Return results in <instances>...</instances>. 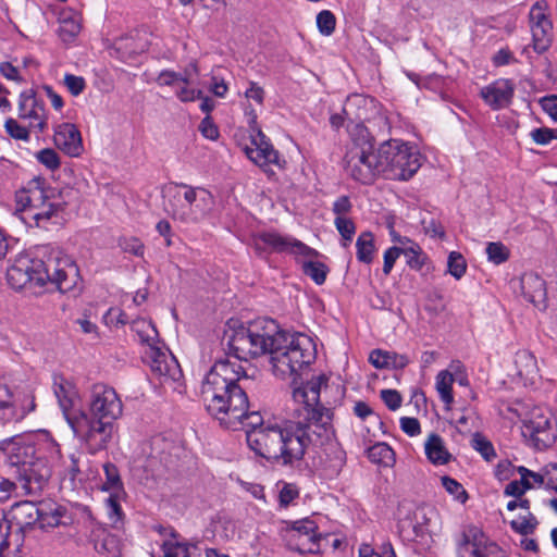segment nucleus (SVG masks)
Listing matches in <instances>:
<instances>
[{"instance_id":"27","label":"nucleus","mask_w":557,"mask_h":557,"mask_svg":"<svg viewBox=\"0 0 557 557\" xmlns=\"http://www.w3.org/2000/svg\"><path fill=\"white\" fill-rule=\"evenodd\" d=\"M424 451L429 461L435 466L446 465L451 459L443 438L435 433L430 434L425 440Z\"/></svg>"},{"instance_id":"50","label":"nucleus","mask_w":557,"mask_h":557,"mask_svg":"<svg viewBox=\"0 0 557 557\" xmlns=\"http://www.w3.org/2000/svg\"><path fill=\"white\" fill-rule=\"evenodd\" d=\"M396 358H397L396 354H393L389 351H384L381 349H375V350L371 351V354L369 356V361L375 368L381 369V368L391 366L392 359H396Z\"/></svg>"},{"instance_id":"35","label":"nucleus","mask_w":557,"mask_h":557,"mask_svg":"<svg viewBox=\"0 0 557 557\" xmlns=\"http://www.w3.org/2000/svg\"><path fill=\"white\" fill-rule=\"evenodd\" d=\"M369 459L372 462L383 466H392L395 461L394 450L385 443H377L368 450Z\"/></svg>"},{"instance_id":"14","label":"nucleus","mask_w":557,"mask_h":557,"mask_svg":"<svg viewBox=\"0 0 557 557\" xmlns=\"http://www.w3.org/2000/svg\"><path fill=\"white\" fill-rule=\"evenodd\" d=\"M459 557H504L502 549L476 527L463 530L458 542Z\"/></svg>"},{"instance_id":"22","label":"nucleus","mask_w":557,"mask_h":557,"mask_svg":"<svg viewBox=\"0 0 557 557\" xmlns=\"http://www.w3.org/2000/svg\"><path fill=\"white\" fill-rule=\"evenodd\" d=\"M55 146L70 157H78L84 150L82 136L74 124L62 123L54 128Z\"/></svg>"},{"instance_id":"28","label":"nucleus","mask_w":557,"mask_h":557,"mask_svg":"<svg viewBox=\"0 0 557 557\" xmlns=\"http://www.w3.org/2000/svg\"><path fill=\"white\" fill-rule=\"evenodd\" d=\"M38 508L40 510V519L37 523L42 530L60 525L61 519L66 512L63 506L54 503H42Z\"/></svg>"},{"instance_id":"41","label":"nucleus","mask_w":557,"mask_h":557,"mask_svg":"<svg viewBox=\"0 0 557 557\" xmlns=\"http://www.w3.org/2000/svg\"><path fill=\"white\" fill-rule=\"evenodd\" d=\"M404 256L407 258V264L413 270L420 271L428 263V256L418 244L411 246V248H406Z\"/></svg>"},{"instance_id":"39","label":"nucleus","mask_w":557,"mask_h":557,"mask_svg":"<svg viewBox=\"0 0 557 557\" xmlns=\"http://www.w3.org/2000/svg\"><path fill=\"white\" fill-rule=\"evenodd\" d=\"M486 255L488 261L494 264H502L509 259L510 250L500 242H492L486 246Z\"/></svg>"},{"instance_id":"21","label":"nucleus","mask_w":557,"mask_h":557,"mask_svg":"<svg viewBox=\"0 0 557 557\" xmlns=\"http://www.w3.org/2000/svg\"><path fill=\"white\" fill-rule=\"evenodd\" d=\"M515 86L508 79H497L483 87L480 95L484 102L493 110H499L510 104Z\"/></svg>"},{"instance_id":"31","label":"nucleus","mask_w":557,"mask_h":557,"mask_svg":"<svg viewBox=\"0 0 557 557\" xmlns=\"http://www.w3.org/2000/svg\"><path fill=\"white\" fill-rule=\"evenodd\" d=\"M454 375L448 370H442L437 373L435 379V388L440 395V398L445 404L446 408L449 409L454 403L453 396V384Z\"/></svg>"},{"instance_id":"3","label":"nucleus","mask_w":557,"mask_h":557,"mask_svg":"<svg viewBox=\"0 0 557 557\" xmlns=\"http://www.w3.org/2000/svg\"><path fill=\"white\" fill-rule=\"evenodd\" d=\"M253 385L252 377L230 358L214 362L205 376L200 397L207 412L221 426L238 430L249 409L247 391Z\"/></svg>"},{"instance_id":"55","label":"nucleus","mask_w":557,"mask_h":557,"mask_svg":"<svg viewBox=\"0 0 557 557\" xmlns=\"http://www.w3.org/2000/svg\"><path fill=\"white\" fill-rule=\"evenodd\" d=\"M517 472L522 478V481L529 485V488H532L535 485H542L544 483V478L542 474L533 472L524 467H518Z\"/></svg>"},{"instance_id":"19","label":"nucleus","mask_w":557,"mask_h":557,"mask_svg":"<svg viewBox=\"0 0 557 557\" xmlns=\"http://www.w3.org/2000/svg\"><path fill=\"white\" fill-rule=\"evenodd\" d=\"M247 157L260 168L270 164L280 165V154L267 139L264 134L257 129L251 138V145L245 149Z\"/></svg>"},{"instance_id":"62","label":"nucleus","mask_w":557,"mask_h":557,"mask_svg":"<svg viewBox=\"0 0 557 557\" xmlns=\"http://www.w3.org/2000/svg\"><path fill=\"white\" fill-rule=\"evenodd\" d=\"M400 428L409 436L418 435L421 432L420 422L416 418H401Z\"/></svg>"},{"instance_id":"9","label":"nucleus","mask_w":557,"mask_h":557,"mask_svg":"<svg viewBox=\"0 0 557 557\" xmlns=\"http://www.w3.org/2000/svg\"><path fill=\"white\" fill-rule=\"evenodd\" d=\"M276 331V323L272 319H260L248 326L239 325L225 331L224 338L228 350L234 355L236 362L240 366V360L259 357L267 354L269 342L273 332ZM233 361L232 359H230Z\"/></svg>"},{"instance_id":"36","label":"nucleus","mask_w":557,"mask_h":557,"mask_svg":"<svg viewBox=\"0 0 557 557\" xmlns=\"http://www.w3.org/2000/svg\"><path fill=\"white\" fill-rule=\"evenodd\" d=\"M103 470L106 482L102 488L111 493H120L122 491V482L117 468L113 463L108 462L103 465Z\"/></svg>"},{"instance_id":"34","label":"nucleus","mask_w":557,"mask_h":557,"mask_svg":"<svg viewBox=\"0 0 557 557\" xmlns=\"http://www.w3.org/2000/svg\"><path fill=\"white\" fill-rule=\"evenodd\" d=\"M197 73V66L191 65L189 70H186L184 75L175 73L173 71H163L159 74L157 83L161 86H173L178 83L190 84L193 83V75Z\"/></svg>"},{"instance_id":"38","label":"nucleus","mask_w":557,"mask_h":557,"mask_svg":"<svg viewBox=\"0 0 557 557\" xmlns=\"http://www.w3.org/2000/svg\"><path fill=\"white\" fill-rule=\"evenodd\" d=\"M334 224L342 236L343 247H347L351 243L352 237L356 233V225L354 221L349 216H335Z\"/></svg>"},{"instance_id":"43","label":"nucleus","mask_w":557,"mask_h":557,"mask_svg":"<svg viewBox=\"0 0 557 557\" xmlns=\"http://www.w3.org/2000/svg\"><path fill=\"white\" fill-rule=\"evenodd\" d=\"M471 443L472 447L479 451L485 460L491 461L495 458L496 454L492 443L480 433L473 435Z\"/></svg>"},{"instance_id":"63","label":"nucleus","mask_w":557,"mask_h":557,"mask_svg":"<svg viewBox=\"0 0 557 557\" xmlns=\"http://www.w3.org/2000/svg\"><path fill=\"white\" fill-rule=\"evenodd\" d=\"M527 490H529V485H527L520 476V480H513L507 484L505 487V494L508 496L520 497Z\"/></svg>"},{"instance_id":"57","label":"nucleus","mask_w":557,"mask_h":557,"mask_svg":"<svg viewBox=\"0 0 557 557\" xmlns=\"http://www.w3.org/2000/svg\"><path fill=\"white\" fill-rule=\"evenodd\" d=\"M299 495V491L294 484H284L280 491V504L284 507L288 506Z\"/></svg>"},{"instance_id":"40","label":"nucleus","mask_w":557,"mask_h":557,"mask_svg":"<svg viewBox=\"0 0 557 557\" xmlns=\"http://www.w3.org/2000/svg\"><path fill=\"white\" fill-rule=\"evenodd\" d=\"M14 417L11 393L4 385H0V423H5Z\"/></svg>"},{"instance_id":"25","label":"nucleus","mask_w":557,"mask_h":557,"mask_svg":"<svg viewBox=\"0 0 557 557\" xmlns=\"http://www.w3.org/2000/svg\"><path fill=\"white\" fill-rule=\"evenodd\" d=\"M517 375L524 385H534L540 379V370L535 357L528 350H519L515 356Z\"/></svg>"},{"instance_id":"64","label":"nucleus","mask_w":557,"mask_h":557,"mask_svg":"<svg viewBox=\"0 0 557 557\" xmlns=\"http://www.w3.org/2000/svg\"><path fill=\"white\" fill-rule=\"evenodd\" d=\"M245 97L261 106L264 100V90L257 83L250 82L249 88L245 91Z\"/></svg>"},{"instance_id":"24","label":"nucleus","mask_w":557,"mask_h":557,"mask_svg":"<svg viewBox=\"0 0 557 557\" xmlns=\"http://www.w3.org/2000/svg\"><path fill=\"white\" fill-rule=\"evenodd\" d=\"M58 35L65 42H72L78 36L82 29V17L79 13L72 9H63L58 16Z\"/></svg>"},{"instance_id":"51","label":"nucleus","mask_w":557,"mask_h":557,"mask_svg":"<svg viewBox=\"0 0 557 557\" xmlns=\"http://www.w3.org/2000/svg\"><path fill=\"white\" fill-rule=\"evenodd\" d=\"M518 417L522 422V429L525 428V420L539 421L537 417H549L542 408L528 406H521V408L516 409Z\"/></svg>"},{"instance_id":"54","label":"nucleus","mask_w":557,"mask_h":557,"mask_svg":"<svg viewBox=\"0 0 557 557\" xmlns=\"http://www.w3.org/2000/svg\"><path fill=\"white\" fill-rule=\"evenodd\" d=\"M64 85L73 96H78L86 87V82L82 76L66 74L64 76Z\"/></svg>"},{"instance_id":"13","label":"nucleus","mask_w":557,"mask_h":557,"mask_svg":"<svg viewBox=\"0 0 557 557\" xmlns=\"http://www.w3.org/2000/svg\"><path fill=\"white\" fill-rule=\"evenodd\" d=\"M252 247L256 253L262 258L270 252H289L297 257H310L317 253V250L308 247L300 240L274 232L255 235Z\"/></svg>"},{"instance_id":"1","label":"nucleus","mask_w":557,"mask_h":557,"mask_svg":"<svg viewBox=\"0 0 557 557\" xmlns=\"http://www.w3.org/2000/svg\"><path fill=\"white\" fill-rule=\"evenodd\" d=\"M327 376L320 374L311 377L306 384L293 389L296 404L292 419L285 428L267 425L247 431V443L259 456L282 460L284 465L299 460L310 444L323 445L334 435V412L320 401Z\"/></svg>"},{"instance_id":"42","label":"nucleus","mask_w":557,"mask_h":557,"mask_svg":"<svg viewBox=\"0 0 557 557\" xmlns=\"http://www.w3.org/2000/svg\"><path fill=\"white\" fill-rule=\"evenodd\" d=\"M4 127L7 133L14 139L28 141L30 137V133L34 129H30L28 125L20 124L17 120L8 119L4 123Z\"/></svg>"},{"instance_id":"59","label":"nucleus","mask_w":557,"mask_h":557,"mask_svg":"<svg viewBox=\"0 0 557 557\" xmlns=\"http://www.w3.org/2000/svg\"><path fill=\"white\" fill-rule=\"evenodd\" d=\"M351 202L348 197L342 196L333 203V212L335 216L346 218L351 210Z\"/></svg>"},{"instance_id":"61","label":"nucleus","mask_w":557,"mask_h":557,"mask_svg":"<svg viewBox=\"0 0 557 557\" xmlns=\"http://www.w3.org/2000/svg\"><path fill=\"white\" fill-rule=\"evenodd\" d=\"M199 131L208 139L214 140L219 137V129L209 116L201 121Z\"/></svg>"},{"instance_id":"17","label":"nucleus","mask_w":557,"mask_h":557,"mask_svg":"<svg viewBox=\"0 0 557 557\" xmlns=\"http://www.w3.org/2000/svg\"><path fill=\"white\" fill-rule=\"evenodd\" d=\"M288 541L293 548L300 553H314L319 549L317 524L310 519L296 521L288 532Z\"/></svg>"},{"instance_id":"48","label":"nucleus","mask_w":557,"mask_h":557,"mask_svg":"<svg viewBox=\"0 0 557 557\" xmlns=\"http://www.w3.org/2000/svg\"><path fill=\"white\" fill-rule=\"evenodd\" d=\"M36 158L42 165L51 171L57 170L60 166L59 154L51 148H45L38 151Z\"/></svg>"},{"instance_id":"20","label":"nucleus","mask_w":557,"mask_h":557,"mask_svg":"<svg viewBox=\"0 0 557 557\" xmlns=\"http://www.w3.org/2000/svg\"><path fill=\"white\" fill-rule=\"evenodd\" d=\"M539 421L525 420V428L522 434L530 437L536 449L549 447L556 437V428L553 425L549 417H537Z\"/></svg>"},{"instance_id":"4","label":"nucleus","mask_w":557,"mask_h":557,"mask_svg":"<svg viewBox=\"0 0 557 557\" xmlns=\"http://www.w3.org/2000/svg\"><path fill=\"white\" fill-rule=\"evenodd\" d=\"M8 283L14 289L26 286H54L61 293L74 290L79 281V271L71 257L51 250L41 258L20 255L7 271Z\"/></svg>"},{"instance_id":"16","label":"nucleus","mask_w":557,"mask_h":557,"mask_svg":"<svg viewBox=\"0 0 557 557\" xmlns=\"http://www.w3.org/2000/svg\"><path fill=\"white\" fill-rule=\"evenodd\" d=\"M44 449L45 448H36L22 436H13L0 441V451L7 456L8 463L13 469L14 474H16L21 468L27 466V463L35 458V455L40 454Z\"/></svg>"},{"instance_id":"44","label":"nucleus","mask_w":557,"mask_h":557,"mask_svg":"<svg viewBox=\"0 0 557 557\" xmlns=\"http://www.w3.org/2000/svg\"><path fill=\"white\" fill-rule=\"evenodd\" d=\"M530 26L535 24L552 23L548 15V4L545 1L535 2L529 13Z\"/></svg>"},{"instance_id":"12","label":"nucleus","mask_w":557,"mask_h":557,"mask_svg":"<svg viewBox=\"0 0 557 557\" xmlns=\"http://www.w3.org/2000/svg\"><path fill=\"white\" fill-rule=\"evenodd\" d=\"M144 358L162 385H168L172 389L180 386L183 372L176 358L168 348L161 344L146 348Z\"/></svg>"},{"instance_id":"30","label":"nucleus","mask_w":557,"mask_h":557,"mask_svg":"<svg viewBox=\"0 0 557 557\" xmlns=\"http://www.w3.org/2000/svg\"><path fill=\"white\" fill-rule=\"evenodd\" d=\"M532 33V47L533 50L542 54L549 49L553 41V24H535L530 26Z\"/></svg>"},{"instance_id":"26","label":"nucleus","mask_w":557,"mask_h":557,"mask_svg":"<svg viewBox=\"0 0 557 557\" xmlns=\"http://www.w3.org/2000/svg\"><path fill=\"white\" fill-rule=\"evenodd\" d=\"M53 389L64 413H66L79 398L75 384L62 375L54 376Z\"/></svg>"},{"instance_id":"58","label":"nucleus","mask_w":557,"mask_h":557,"mask_svg":"<svg viewBox=\"0 0 557 557\" xmlns=\"http://www.w3.org/2000/svg\"><path fill=\"white\" fill-rule=\"evenodd\" d=\"M0 73L9 81L21 83L24 81V77L20 73L17 66L11 64L10 62H1L0 63Z\"/></svg>"},{"instance_id":"10","label":"nucleus","mask_w":557,"mask_h":557,"mask_svg":"<svg viewBox=\"0 0 557 557\" xmlns=\"http://www.w3.org/2000/svg\"><path fill=\"white\" fill-rule=\"evenodd\" d=\"M46 453H49L51 460L61 458L59 445L53 441H47L45 449L35 455V458L15 474L22 488L27 494L39 493L51 476L52 466Z\"/></svg>"},{"instance_id":"11","label":"nucleus","mask_w":557,"mask_h":557,"mask_svg":"<svg viewBox=\"0 0 557 557\" xmlns=\"http://www.w3.org/2000/svg\"><path fill=\"white\" fill-rule=\"evenodd\" d=\"M40 519V510L33 502H21L12 506L8 516L0 518V557L10 546L11 530L25 532Z\"/></svg>"},{"instance_id":"60","label":"nucleus","mask_w":557,"mask_h":557,"mask_svg":"<svg viewBox=\"0 0 557 557\" xmlns=\"http://www.w3.org/2000/svg\"><path fill=\"white\" fill-rule=\"evenodd\" d=\"M540 104L545 113H547L553 121H557V96H546L540 100Z\"/></svg>"},{"instance_id":"6","label":"nucleus","mask_w":557,"mask_h":557,"mask_svg":"<svg viewBox=\"0 0 557 557\" xmlns=\"http://www.w3.org/2000/svg\"><path fill=\"white\" fill-rule=\"evenodd\" d=\"M270 363L275 376L292 379L296 384L301 371L315 360L317 349L313 339L298 332H273L269 342Z\"/></svg>"},{"instance_id":"29","label":"nucleus","mask_w":557,"mask_h":557,"mask_svg":"<svg viewBox=\"0 0 557 557\" xmlns=\"http://www.w3.org/2000/svg\"><path fill=\"white\" fill-rule=\"evenodd\" d=\"M132 330L137 335L139 342L146 345V348L160 345L159 334L151 321L146 319H136L132 323Z\"/></svg>"},{"instance_id":"46","label":"nucleus","mask_w":557,"mask_h":557,"mask_svg":"<svg viewBox=\"0 0 557 557\" xmlns=\"http://www.w3.org/2000/svg\"><path fill=\"white\" fill-rule=\"evenodd\" d=\"M336 25L335 15L329 11L323 10L317 16V26L319 32L324 36H330L333 34Z\"/></svg>"},{"instance_id":"37","label":"nucleus","mask_w":557,"mask_h":557,"mask_svg":"<svg viewBox=\"0 0 557 557\" xmlns=\"http://www.w3.org/2000/svg\"><path fill=\"white\" fill-rule=\"evenodd\" d=\"M467 261L465 257L458 251H451L447 259V272L455 277L460 280L467 271Z\"/></svg>"},{"instance_id":"49","label":"nucleus","mask_w":557,"mask_h":557,"mask_svg":"<svg viewBox=\"0 0 557 557\" xmlns=\"http://www.w3.org/2000/svg\"><path fill=\"white\" fill-rule=\"evenodd\" d=\"M108 516L112 523L121 521L123 512L119 502V493H111L106 499Z\"/></svg>"},{"instance_id":"8","label":"nucleus","mask_w":557,"mask_h":557,"mask_svg":"<svg viewBox=\"0 0 557 557\" xmlns=\"http://www.w3.org/2000/svg\"><path fill=\"white\" fill-rule=\"evenodd\" d=\"M166 211L174 220L185 224H197L212 211L214 200L210 191L180 183L166 190Z\"/></svg>"},{"instance_id":"45","label":"nucleus","mask_w":557,"mask_h":557,"mask_svg":"<svg viewBox=\"0 0 557 557\" xmlns=\"http://www.w3.org/2000/svg\"><path fill=\"white\" fill-rule=\"evenodd\" d=\"M442 485L456 500L465 503L468 498L467 492L463 486L455 479L444 475L441 478Z\"/></svg>"},{"instance_id":"7","label":"nucleus","mask_w":557,"mask_h":557,"mask_svg":"<svg viewBox=\"0 0 557 557\" xmlns=\"http://www.w3.org/2000/svg\"><path fill=\"white\" fill-rule=\"evenodd\" d=\"M21 219L30 227H46L59 218L67 206L64 193L35 177L16 194Z\"/></svg>"},{"instance_id":"33","label":"nucleus","mask_w":557,"mask_h":557,"mask_svg":"<svg viewBox=\"0 0 557 557\" xmlns=\"http://www.w3.org/2000/svg\"><path fill=\"white\" fill-rule=\"evenodd\" d=\"M357 259L363 263H371L373 260L374 236L371 232H362L356 242Z\"/></svg>"},{"instance_id":"5","label":"nucleus","mask_w":557,"mask_h":557,"mask_svg":"<svg viewBox=\"0 0 557 557\" xmlns=\"http://www.w3.org/2000/svg\"><path fill=\"white\" fill-rule=\"evenodd\" d=\"M123 404L115 389L103 383L91 386L88 412H81L71 421L75 435L90 454L106 449L112 440L114 421L122 416Z\"/></svg>"},{"instance_id":"52","label":"nucleus","mask_w":557,"mask_h":557,"mask_svg":"<svg viewBox=\"0 0 557 557\" xmlns=\"http://www.w3.org/2000/svg\"><path fill=\"white\" fill-rule=\"evenodd\" d=\"M535 525L536 520L530 512L525 517H519L511 521L512 529L521 534L532 533L535 529Z\"/></svg>"},{"instance_id":"15","label":"nucleus","mask_w":557,"mask_h":557,"mask_svg":"<svg viewBox=\"0 0 557 557\" xmlns=\"http://www.w3.org/2000/svg\"><path fill=\"white\" fill-rule=\"evenodd\" d=\"M17 116L35 133H44L48 128L45 103L35 96L33 90H26L20 95Z\"/></svg>"},{"instance_id":"56","label":"nucleus","mask_w":557,"mask_h":557,"mask_svg":"<svg viewBox=\"0 0 557 557\" xmlns=\"http://www.w3.org/2000/svg\"><path fill=\"white\" fill-rule=\"evenodd\" d=\"M381 398L391 410H396L401 405V396L395 389L381 391Z\"/></svg>"},{"instance_id":"23","label":"nucleus","mask_w":557,"mask_h":557,"mask_svg":"<svg viewBox=\"0 0 557 557\" xmlns=\"http://www.w3.org/2000/svg\"><path fill=\"white\" fill-rule=\"evenodd\" d=\"M520 289L525 300L539 309L546 308L545 281L535 273H524L520 278Z\"/></svg>"},{"instance_id":"53","label":"nucleus","mask_w":557,"mask_h":557,"mask_svg":"<svg viewBox=\"0 0 557 557\" xmlns=\"http://www.w3.org/2000/svg\"><path fill=\"white\" fill-rule=\"evenodd\" d=\"M189 547L190 545L188 543L165 541L162 544L163 557H180V553H187Z\"/></svg>"},{"instance_id":"18","label":"nucleus","mask_w":557,"mask_h":557,"mask_svg":"<svg viewBox=\"0 0 557 557\" xmlns=\"http://www.w3.org/2000/svg\"><path fill=\"white\" fill-rule=\"evenodd\" d=\"M148 46V34L144 30H135L114 40L111 48V55H115L121 61L127 62L145 52Z\"/></svg>"},{"instance_id":"32","label":"nucleus","mask_w":557,"mask_h":557,"mask_svg":"<svg viewBox=\"0 0 557 557\" xmlns=\"http://www.w3.org/2000/svg\"><path fill=\"white\" fill-rule=\"evenodd\" d=\"M318 252L314 256L302 257L301 268L304 273L309 276L314 283L321 285L326 280L327 268L324 263L315 261Z\"/></svg>"},{"instance_id":"47","label":"nucleus","mask_w":557,"mask_h":557,"mask_svg":"<svg viewBox=\"0 0 557 557\" xmlns=\"http://www.w3.org/2000/svg\"><path fill=\"white\" fill-rule=\"evenodd\" d=\"M532 140L541 146L548 145L552 140L557 139V128L539 127L530 132Z\"/></svg>"},{"instance_id":"2","label":"nucleus","mask_w":557,"mask_h":557,"mask_svg":"<svg viewBox=\"0 0 557 557\" xmlns=\"http://www.w3.org/2000/svg\"><path fill=\"white\" fill-rule=\"evenodd\" d=\"M349 134L344 163L346 172L357 182L370 184L379 174L388 180L407 181L421 166L420 153L407 143L386 140L374 152L373 137L363 124H355Z\"/></svg>"}]
</instances>
